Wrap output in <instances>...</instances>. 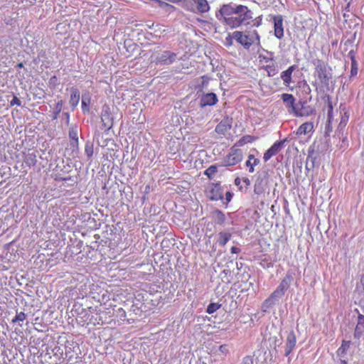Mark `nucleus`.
Listing matches in <instances>:
<instances>
[{"label":"nucleus","instance_id":"nucleus-1","mask_svg":"<svg viewBox=\"0 0 364 364\" xmlns=\"http://www.w3.org/2000/svg\"><path fill=\"white\" fill-rule=\"evenodd\" d=\"M216 16L218 19L223 17L227 26L235 28L249 25L253 18V13L246 6L230 3L223 4Z\"/></svg>","mask_w":364,"mask_h":364},{"label":"nucleus","instance_id":"nucleus-2","mask_svg":"<svg viewBox=\"0 0 364 364\" xmlns=\"http://www.w3.org/2000/svg\"><path fill=\"white\" fill-rule=\"evenodd\" d=\"M315 67L314 75L316 76L321 84L320 90L323 88L326 90L330 89V80L332 78V70L328 67L327 64L322 60L316 58L312 60Z\"/></svg>","mask_w":364,"mask_h":364},{"label":"nucleus","instance_id":"nucleus-3","mask_svg":"<svg viewBox=\"0 0 364 364\" xmlns=\"http://www.w3.org/2000/svg\"><path fill=\"white\" fill-rule=\"evenodd\" d=\"M232 37L245 49H250L253 45H260V36L257 31L254 30L252 31H235L232 32Z\"/></svg>","mask_w":364,"mask_h":364},{"label":"nucleus","instance_id":"nucleus-4","mask_svg":"<svg viewBox=\"0 0 364 364\" xmlns=\"http://www.w3.org/2000/svg\"><path fill=\"white\" fill-rule=\"evenodd\" d=\"M151 58L152 62L156 65H169L176 61L177 54L168 50H159L155 51Z\"/></svg>","mask_w":364,"mask_h":364},{"label":"nucleus","instance_id":"nucleus-5","mask_svg":"<svg viewBox=\"0 0 364 364\" xmlns=\"http://www.w3.org/2000/svg\"><path fill=\"white\" fill-rule=\"evenodd\" d=\"M70 156L75 158L79 153L78 128L76 124L72 125L69 129Z\"/></svg>","mask_w":364,"mask_h":364},{"label":"nucleus","instance_id":"nucleus-6","mask_svg":"<svg viewBox=\"0 0 364 364\" xmlns=\"http://www.w3.org/2000/svg\"><path fill=\"white\" fill-rule=\"evenodd\" d=\"M268 173L266 171L259 173L257 175L254 186V192L255 194L261 195L265 192L268 185Z\"/></svg>","mask_w":364,"mask_h":364},{"label":"nucleus","instance_id":"nucleus-7","mask_svg":"<svg viewBox=\"0 0 364 364\" xmlns=\"http://www.w3.org/2000/svg\"><path fill=\"white\" fill-rule=\"evenodd\" d=\"M284 295V294L283 292L276 289L263 302L262 306L263 311H267L268 309L272 308Z\"/></svg>","mask_w":364,"mask_h":364},{"label":"nucleus","instance_id":"nucleus-8","mask_svg":"<svg viewBox=\"0 0 364 364\" xmlns=\"http://www.w3.org/2000/svg\"><path fill=\"white\" fill-rule=\"evenodd\" d=\"M242 160V153L240 149H235L231 151L223 159V166H232L240 163Z\"/></svg>","mask_w":364,"mask_h":364},{"label":"nucleus","instance_id":"nucleus-9","mask_svg":"<svg viewBox=\"0 0 364 364\" xmlns=\"http://www.w3.org/2000/svg\"><path fill=\"white\" fill-rule=\"evenodd\" d=\"M218 102V96L214 92H203L200 96L199 106L203 108L207 106H213Z\"/></svg>","mask_w":364,"mask_h":364},{"label":"nucleus","instance_id":"nucleus-10","mask_svg":"<svg viewBox=\"0 0 364 364\" xmlns=\"http://www.w3.org/2000/svg\"><path fill=\"white\" fill-rule=\"evenodd\" d=\"M272 23L274 25V35L278 39L284 37L283 16L280 14L272 16Z\"/></svg>","mask_w":364,"mask_h":364},{"label":"nucleus","instance_id":"nucleus-11","mask_svg":"<svg viewBox=\"0 0 364 364\" xmlns=\"http://www.w3.org/2000/svg\"><path fill=\"white\" fill-rule=\"evenodd\" d=\"M296 344V337L293 330L287 332L284 346V356H288L294 349Z\"/></svg>","mask_w":364,"mask_h":364},{"label":"nucleus","instance_id":"nucleus-12","mask_svg":"<svg viewBox=\"0 0 364 364\" xmlns=\"http://www.w3.org/2000/svg\"><path fill=\"white\" fill-rule=\"evenodd\" d=\"M282 99L288 109L289 113H293L294 115L297 114L298 107L296 105V99L291 94L284 93L282 95Z\"/></svg>","mask_w":364,"mask_h":364},{"label":"nucleus","instance_id":"nucleus-13","mask_svg":"<svg viewBox=\"0 0 364 364\" xmlns=\"http://www.w3.org/2000/svg\"><path fill=\"white\" fill-rule=\"evenodd\" d=\"M287 141V139L282 141H276L269 149L264 154V161H269L273 156L276 155L282 148L284 144Z\"/></svg>","mask_w":364,"mask_h":364},{"label":"nucleus","instance_id":"nucleus-14","mask_svg":"<svg viewBox=\"0 0 364 364\" xmlns=\"http://www.w3.org/2000/svg\"><path fill=\"white\" fill-rule=\"evenodd\" d=\"M315 145L313 144L309 148L308 156L306 161V168L309 171L314 168L315 161L317 159L318 154L314 150Z\"/></svg>","mask_w":364,"mask_h":364},{"label":"nucleus","instance_id":"nucleus-15","mask_svg":"<svg viewBox=\"0 0 364 364\" xmlns=\"http://www.w3.org/2000/svg\"><path fill=\"white\" fill-rule=\"evenodd\" d=\"M223 198V190L219 182L212 183L210 190V199L211 200H218Z\"/></svg>","mask_w":364,"mask_h":364},{"label":"nucleus","instance_id":"nucleus-16","mask_svg":"<svg viewBox=\"0 0 364 364\" xmlns=\"http://www.w3.org/2000/svg\"><path fill=\"white\" fill-rule=\"evenodd\" d=\"M301 108H298L297 114H295V116L297 117H303V116H310L316 112V109L314 107L308 105L306 101L300 102Z\"/></svg>","mask_w":364,"mask_h":364},{"label":"nucleus","instance_id":"nucleus-17","mask_svg":"<svg viewBox=\"0 0 364 364\" xmlns=\"http://www.w3.org/2000/svg\"><path fill=\"white\" fill-rule=\"evenodd\" d=\"M350 346V341H343L341 347L337 350V355L339 357L341 364H347V351Z\"/></svg>","mask_w":364,"mask_h":364},{"label":"nucleus","instance_id":"nucleus-18","mask_svg":"<svg viewBox=\"0 0 364 364\" xmlns=\"http://www.w3.org/2000/svg\"><path fill=\"white\" fill-rule=\"evenodd\" d=\"M296 66L295 65L289 66L287 70L282 71L281 73V79L283 80V83L285 86H289L291 82L292 73L296 70Z\"/></svg>","mask_w":364,"mask_h":364},{"label":"nucleus","instance_id":"nucleus-19","mask_svg":"<svg viewBox=\"0 0 364 364\" xmlns=\"http://www.w3.org/2000/svg\"><path fill=\"white\" fill-rule=\"evenodd\" d=\"M293 281L292 274L287 272L286 276L282 280L279 286L277 287L279 291L285 294L286 291L289 288L291 282Z\"/></svg>","mask_w":364,"mask_h":364},{"label":"nucleus","instance_id":"nucleus-20","mask_svg":"<svg viewBox=\"0 0 364 364\" xmlns=\"http://www.w3.org/2000/svg\"><path fill=\"white\" fill-rule=\"evenodd\" d=\"M101 120L105 129L109 130L112 127V118L111 117L108 107L107 108L106 110H103V112L102 113L101 115Z\"/></svg>","mask_w":364,"mask_h":364},{"label":"nucleus","instance_id":"nucleus-21","mask_svg":"<svg viewBox=\"0 0 364 364\" xmlns=\"http://www.w3.org/2000/svg\"><path fill=\"white\" fill-rule=\"evenodd\" d=\"M80 98V93L76 87H72L70 90V99L69 103L74 109L78 105Z\"/></svg>","mask_w":364,"mask_h":364},{"label":"nucleus","instance_id":"nucleus-22","mask_svg":"<svg viewBox=\"0 0 364 364\" xmlns=\"http://www.w3.org/2000/svg\"><path fill=\"white\" fill-rule=\"evenodd\" d=\"M212 220L216 225H223L225 223L226 217L220 210L216 209L211 213Z\"/></svg>","mask_w":364,"mask_h":364},{"label":"nucleus","instance_id":"nucleus-23","mask_svg":"<svg viewBox=\"0 0 364 364\" xmlns=\"http://www.w3.org/2000/svg\"><path fill=\"white\" fill-rule=\"evenodd\" d=\"M314 129V124L312 122L303 123L295 132L296 135L301 136L311 132Z\"/></svg>","mask_w":364,"mask_h":364},{"label":"nucleus","instance_id":"nucleus-24","mask_svg":"<svg viewBox=\"0 0 364 364\" xmlns=\"http://www.w3.org/2000/svg\"><path fill=\"white\" fill-rule=\"evenodd\" d=\"M196 6L198 13L203 14L209 11L210 6L207 0H192Z\"/></svg>","mask_w":364,"mask_h":364},{"label":"nucleus","instance_id":"nucleus-25","mask_svg":"<svg viewBox=\"0 0 364 364\" xmlns=\"http://www.w3.org/2000/svg\"><path fill=\"white\" fill-rule=\"evenodd\" d=\"M231 233L221 231L216 236V242L220 246H224L231 239Z\"/></svg>","mask_w":364,"mask_h":364},{"label":"nucleus","instance_id":"nucleus-26","mask_svg":"<svg viewBox=\"0 0 364 364\" xmlns=\"http://www.w3.org/2000/svg\"><path fill=\"white\" fill-rule=\"evenodd\" d=\"M267 71V76L272 77L277 75L279 72L278 65L277 63H272L263 67Z\"/></svg>","mask_w":364,"mask_h":364},{"label":"nucleus","instance_id":"nucleus-27","mask_svg":"<svg viewBox=\"0 0 364 364\" xmlns=\"http://www.w3.org/2000/svg\"><path fill=\"white\" fill-rule=\"evenodd\" d=\"M90 104V98L89 96L82 95V110L84 113L89 112V105Z\"/></svg>","mask_w":364,"mask_h":364},{"label":"nucleus","instance_id":"nucleus-28","mask_svg":"<svg viewBox=\"0 0 364 364\" xmlns=\"http://www.w3.org/2000/svg\"><path fill=\"white\" fill-rule=\"evenodd\" d=\"M217 172L218 166L216 165H211L204 171V174L207 176L209 179H212Z\"/></svg>","mask_w":364,"mask_h":364},{"label":"nucleus","instance_id":"nucleus-29","mask_svg":"<svg viewBox=\"0 0 364 364\" xmlns=\"http://www.w3.org/2000/svg\"><path fill=\"white\" fill-rule=\"evenodd\" d=\"M63 102L62 100H60L58 101V102L55 105L54 112H53V119H56L60 113L61 112L62 107H63Z\"/></svg>","mask_w":364,"mask_h":364},{"label":"nucleus","instance_id":"nucleus-30","mask_svg":"<svg viewBox=\"0 0 364 364\" xmlns=\"http://www.w3.org/2000/svg\"><path fill=\"white\" fill-rule=\"evenodd\" d=\"M221 307V304L218 303H210L206 309V312L209 314L215 313L218 309Z\"/></svg>","mask_w":364,"mask_h":364},{"label":"nucleus","instance_id":"nucleus-31","mask_svg":"<svg viewBox=\"0 0 364 364\" xmlns=\"http://www.w3.org/2000/svg\"><path fill=\"white\" fill-rule=\"evenodd\" d=\"M85 152L89 159L91 158L94 153L93 144L87 141L85 144Z\"/></svg>","mask_w":364,"mask_h":364},{"label":"nucleus","instance_id":"nucleus-32","mask_svg":"<svg viewBox=\"0 0 364 364\" xmlns=\"http://www.w3.org/2000/svg\"><path fill=\"white\" fill-rule=\"evenodd\" d=\"M327 105H328V118L331 120L333 118V105L331 102V97L328 95L327 96Z\"/></svg>","mask_w":364,"mask_h":364},{"label":"nucleus","instance_id":"nucleus-33","mask_svg":"<svg viewBox=\"0 0 364 364\" xmlns=\"http://www.w3.org/2000/svg\"><path fill=\"white\" fill-rule=\"evenodd\" d=\"M265 52L267 53V55H259V58H262L263 60L266 63H269L270 61H274V53L272 52H269L268 50H266Z\"/></svg>","mask_w":364,"mask_h":364},{"label":"nucleus","instance_id":"nucleus-34","mask_svg":"<svg viewBox=\"0 0 364 364\" xmlns=\"http://www.w3.org/2000/svg\"><path fill=\"white\" fill-rule=\"evenodd\" d=\"M254 140V137L250 136V135H246L245 136H243L242 138H241L239 141H238V144L240 145V146H242L245 144H247V143H251Z\"/></svg>","mask_w":364,"mask_h":364},{"label":"nucleus","instance_id":"nucleus-35","mask_svg":"<svg viewBox=\"0 0 364 364\" xmlns=\"http://www.w3.org/2000/svg\"><path fill=\"white\" fill-rule=\"evenodd\" d=\"M36 157L34 154H28L26 156V163L29 166H34L36 163Z\"/></svg>","mask_w":364,"mask_h":364},{"label":"nucleus","instance_id":"nucleus-36","mask_svg":"<svg viewBox=\"0 0 364 364\" xmlns=\"http://www.w3.org/2000/svg\"><path fill=\"white\" fill-rule=\"evenodd\" d=\"M26 318V315L24 312L17 313L16 316L12 319L13 323H16L18 321H23Z\"/></svg>","mask_w":364,"mask_h":364},{"label":"nucleus","instance_id":"nucleus-37","mask_svg":"<svg viewBox=\"0 0 364 364\" xmlns=\"http://www.w3.org/2000/svg\"><path fill=\"white\" fill-rule=\"evenodd\" d=\"M358 62H351V69H350V77H354L358 74Z\"/></svg>","mask_w":364,"mask_h":364},{"label":"nucleus","instance_id":"nucleus-38","mask_svg":"<svg viewBox=\"0 0 364 364\" xmlns=\"http://www.w3.org/2000/svg\"><path fill=\"white\" fill-rule=\"evenodd\" d=\"M262 16H257L255 19L252 18L251 21L253 23V27H259L262 24Z\"/></svg>","mask_w":364,"mask_h":364},{"label":"nucleus","instance_id":"nucleus-39","mask_svg":"<svg viewBox=\"0 0 364 364\" xmlns=\"http://www.w3.org/2000/svg\"><path fill=\"white\" fill-rule=\"evenodd\" d=\"M302 89H303V91L306 94V95H310L309 96V100L311 99V87L310 86L306 83V82H304L302 85Z\"/></svg>","mask_w":364,"mask_h":364},{"label":"nucleus","instance_id":"nucleus-40","mask_svg":"<svg viewBox=\"0 0 364 364\" xmlns=\"http://www.w3.org/2000/svg\"><path fill=\"white\" fill-rule=\"evenodd\" d=\"M10 105L11 106H21V101L16 96H14L13 99L10 102Z\"/></svg>","mask_w":364,"mask_h":364},{"label":"nucleus","instance_id":"nucleus-41","mask_svg":"<svg viewBox=\"0 0 364 364\" xmlns=\"http://www.w3.org/2000/svg\"><path fill=\"white\" fill-rule=\"evenodd\" d=\"M55 180L64 181H69V182H71L70 185H73L74 183H76V181L73 179V178L72 176H69V177H66V178L56 177Z\"/></svg>","mask_w":364,"mask_h":364},{"label":"nucleus","instance_id":"nucleus-42","mask_svg":"<svg viewBox=\"0 0 364 364\" xmlns=\"http://www.w3.org/2000/svg\"><path fill=\"white\" fill-rule=\"evenodd\" d=\"M234 38L232 37V33H229L228 36L225 38L226 45L230 46L232 45V40Z\"/></svg>","mask_w":364,"mask_h":364},{"label":"nucleus","instance_id":"nucleus-43","mask_svg":"<svg viewBox=\"0 0 364 364\" xmlns=\"http://www.w3.org/2000/svg\"><path fill=\"white\" fill-rule=\"evenodd\" d=\"M241 364H253V358L251 356H246L242 359Z\"/></svg>","mask_w":364,"mask_h":364},{"label":"nucleus","instance_id":"nucleus-44","mask_svg":"<svg viewBox=\"0 0 364 364\" xmlns=\"http://www.w3.org/2000/svg\"><path fill=\"white\" fill-rule=\"evenodd\" d=\"M348 56L350 59L351 62L357 61L355 60V52L354 50H350L348 53Z\"/></svg>","mask_w":364,"mask_h":364},{"label":"nucleus","instance_id":"nucleus-45","mask_svg":"<svg viewBox=\"0 0 364 364\" xmlns=\"http://www.w3.org/2000/svg\"><path fill=\"white\" fill-rule=\"evenodd\" d=\"M254 161L252 163V165H251V167L249 168V171L250 173H253L255 169H254V166H257L259 163V160L258 159H255L254 157Z\"/></svg>","mask_w":364,"mask_h":364},{"label":"nucleus","instance_id":"nucleus-46","mask_svg":"<svg viewBox=\"0 0 364 364\" xmlns=\"http://www.w3.org/2000/svg\"><path fill=\"white\" fill-rule=\"evenodd\" d=\"M230 252L232 254H237L240 252V249L235 246H232L230 249Z\"/></svg>","mask_w":364,"mask_h":364},{"label":"nucleus","instance_id":"nucleus-47","mask_svg":"<svg viewBox=\"0 0 364 364\" xmlns=\"http://www.w3.org/2000/svg\"><path fill=\"white\" fill-rule=\"evenodd\" d=\"M254 159V155L252 154H250L249 156V159L248 160L246 161V166H249L250 168L251 167V165H252V163L251 162V160Z\"/></svg>","mask_w":364,"mask_h":364},{"label":"nucleus","instance_id":"nucleus-48","mask_svg":"<svg viewBox=\"0 0 364 364\" xmlns=\"http://www.w3.org/2000/svg\"><path fill=\"white\" fill-rule=\"evenodd\" d=\"M232 198V193H230V191H228L226 193H225V199L228 202H230Z\"/></svg>","mask_w":364,"mask_h":364},{"label":"nucleus","instance_id":"nucleus-49","mask_svg":"<svg viewBox=\"0 0 364 364\" xmlns=\"http://www.w3.org/2000/svg\"><path fill=\"white\" fill-rule=\"evenodd\" d=\"M220 350L223 353H226L228 350V346L226 345H222L220 346Z\"/></svg>","mask_w":364,"mask_h":364},{"label":"nucleus","instance_id":"nucleus-50","mask_svg":"<svg viewBox=\"0 0 364 364\" xmlns=\"http://www.w3.org/2000/svg\"><path fill=\"white\" fill-rule=\"evenodd\" d=\"M63 116L64 117V118L66 120V123L68 124L69 123V121H70V114L68 112H63Z\"/></svg>","mask_w":364,"mask_h":364},{"label":"nucleus","instance_id":"nucleus-51","mask_svg":"<svg viewBox=\"0 0 364 364\" xmlns=\"http://www.w3.org/2000/svg\"><path fill=\"white\" fill-rule=\"evenodd\" d=\"M242 181L247 186H250L251 184V182H250V180L248 178H243L242 179Z\"/></svg>","mask_w":364,"mask_h":364},{"label":"nucleus","instance_id":"nucleus-52","mask_svg":"<svg viewBox=\"0 0 364 364\" xmlns=\"http://www.w3.org/2000/svg\"><path fill=\"white\" fill-rule=\"evenodd\" d=\"M240 183H241V179L239 177H237L235 179V185L238 186H240Z\"/></svg>","mask_w":364,"mask_h":364},{"label":"nucleus","instance_id":"nucleus-53","mask_svg":"<svg viewBox=\"0 0 364 364\" xmlns=\"http://www.w3.org/2000/svg\"><path fill=\"white\" fill-rule=\"evenodd\" d=\"M236 266H237V269L238 270H240V269H241V268L242 267V263H240V264H239V263L236 262Z\"/></svg>","mask_w":364,"mask_h":364},{"label":"nucleus","instance_id":"nucleus-54","mask_svg":"<svg viewBox=\"0 0 364 364\" xmlns=\"http://www.w3.org/2000/svg\"><path fill=\"white\" fill-rule=\"evenodd\" d=\"M16 67L18 68H21L23 67V63H19L16 65Z\"/></svg>","mask_w":364,"mask_h":364},{"label":"nucleus","instance_id":"nucleus-55","mask_svg":"<svg viewBox=\"0 0 364 364\" xmlns=\"http://www.w3.org/2000/svg\"><path fill=\"white\" fill-rule=\"evenodd\" d=\"M223 273H225V274H230V270H229V269H224L223 271Z\"/></svg>","mask_w":364,"mask_h":364},{"label":"nucleus","instance_id":"nucleus-56","mask_svg":"<svg viewBox=\"0 0 364 364\" xmlns=\"http://www.w3.org/2000/svg\"><path fill=\"white\" fill-rule=\"evenodd\" d=\"M313 85H314L316 87V90H318V85H317V82H313Z\"/></svg>","mask_w":364,"mask_h":364}]
</instances>
